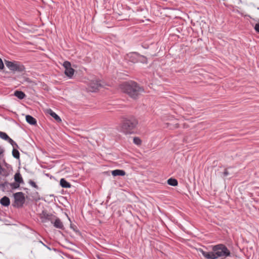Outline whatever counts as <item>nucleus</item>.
Wrapping results in <instances>:
<instances>
[{
	"label": "nucleus",
	"instance_id": "f257e3e1",
	"mask_svg": "<svg viewBox=\"0 0 259 259\" xmlns=\"http://www.w3.org/2000/svg\"><path fill=\"white\" fill-rule=\"evenodd\" d=\"M121 89L124 92L134 99L144 91V90L137 83L133 81L123 83L121 85Z\"/></svg>",
	"mask_w": 259,
	"mask_h": 259
},
{
	"label": "nucleus",
	"instance_id": "f03ea898",
	"mask_svg": "<svg viewBox=\"0 0 259 259\" xmlns=\"http://www.w3.org/2000/svg\"><path fill=\"white\" fill-rule=\"evenodd\" d=\"M138 124L137 119L134 117L125 119L123 121L121 131L125 134H131Z\"/></svg>",
	"mask_w": 259,
	"mask_h": 259
},
{
	"label": "nucleus",
	"instance_id": "7ed1b4c3",
	"mask_svg": "<svg viewBox=\"0 0 259 259\" xmlns=\"http://www.w3.org/2000/svg\"><path fill=\"white\" fill-rule=\"evenodd\" d=\"M212 251L214 252L216 258L219 257L226 258L230 255V251L227 247L223 244H219L212 247Z\"/></svg>",
	"mask_w": 259,
	"mask_h": 259
},
{
	"label": "nucleus",
	"instance_id": "20e7f679",
	"mask_svg": "<svg viewBox=\"0 0 259 259\" xmlns=\"http://www.w3.org/2000/svg\"><path fill=\"white\" fill-rule=\"evenodd\" d=\"M6 65L10 70L13 71L22 72L25 70L24 66L17 62L7 61L6 62Z\"/></svg>",
	"mask_w": 259,
	"mask_h": 259
},
{
	"label": "nucleus",
	"instance_id": "39448f33",
	"mask_svg": "<svg viewBox=\"0 0 259 259\" xmlns=\"http://www.w3.org/2000/svg\"><path fill=\"white\" fill-rule=\"evenodd\" d=\"M15 206H22L25 202L24 195L22 192H17L14 194Z\"/></svg>",
	"mask_w": 259,
	"mask_h": 259
},
{
	"label": "nucleus",
	"instance_id": "423d86ee",
	"mask_svg": "<svg viewBox=\"0 0 259 259\" xmlns=\"http://www.w3.org/2000/svg\"><path fill=\"white\" fill-rule=\"evenodd\" d=\"M63 65L65 68V75L68 77L71 78L74 74V70L71 67V63L68 61H65Z\"/></svg>",
	"mask_w": 259,
	"mask_h": 259
},
{
	"label": "nucleus",
	"instance_id": "0eeeda50",
	"mask_svg": "<svg viewBox=\"0 0 259 259\" xmlns=\"http://www.w3.org/2000/svg\"><path fill=\"white\" fill-rule=\"evenodd\" d=\"M40 218L42 220V222H46L48 221H50L51 224H53L55 219L56 218V217L52 214H49L43 212L41 215Z\"/></svg>",
	"mask_w": 259,
	"mask_h": 259
},
{
	"label": "nucleus",
	"instance_id": "6e6552de",
	"mask_svg": "<svg viewBox=\"0 0 259 259\" xmlns=\"http://www.w3.org/2000/svg\"><path fill=\"white\" fill-rule=\"evenodd\" d=\"M101 87V83L98 80H92L89 83V90L91 92H96Z\"/></svg>",
	"mask_w": 259,
	"mask_h": 259
},
{
	"label": "nucleus",
	"instance_id": "1a4fd4ad",
	"mask_svg": "<svg viewBox=\"0 0 259 259\" xmlns=\"http://www.w3.org/2000/svg\"><path fill=\"white\" fill-rule=\"evenodd\" d=\"M199 250L206 259H217L213 251L207 252L201 249H199Z\"/></svg>",
	"mask_w": 259,
	"mask_h": 259
},
{
	"label": "nucleus",
	"instance_id": "9d476101",
	"mask_svg": "<svg viewBox=\"0 0 259 259\" xmlns=\"http://www.w3.org/2000/svg\"><path fill=\"white\" fill-rule=\"evenodd\" d=\"M52 224L56 228L59 229H64V225L63 223L62 222L61 220L57 217H56V218L55 219Z\"/></svg>",
	"mask_w": 259,
	"mask_h": 259
},
{
	"label": "nucleus",
	"instance_id": "9b49d317",
	"mask_svg": "<svg viewBox=\"0 0 259 259\" xmlns=\"http://www.w3.org/2000/svg\"><path fill=\"white\" fill-rule=\"evenodd\" d=\"M47 112L52 117H53L56 120V121H57L58 122H61L62 120L61 118L53 110H52L51 109H49L48 110Z\"/></svg>",
	"mask_w": 259,
	"mask_h": 259
},
{
	"label": "nucleus",
	"instance_id": "f8f14e48",
	"mask_svg": "<svg viewBox=\"0 0 259 259\" xmlns=\"http://www.w3.org/2000/svg\"><path fill=\"white\" fill-rule=\"evenodd\" d=\"M0 203L2 205L5 206H8L10 204L9 198L7 196H4L0 200Z\"/></svg>",
	"mask_w": 259,
	"mask_h": 259
},
{
	"label": "nucleus",
	"instance_id": "ddd939ff",
	"mask_svg": "<svg viewBox=\"0 0 259 259\" xmlns=\"http://www.w3.org/2000/svg\"><path fill=\"white\" fill-rule=\"evenodd\" d=\"M60 185L62 187L65 188H70L71 186L70 184L64 178H62L60 180Z\"/></svg>",
	"mask_w": 259,
	"mask_h": 259
},
{
	"label": "nucleus",
	"instance_id": "4468645a",
	"mask_svg": "<svg viewBox=\"0 0 259 259\" xmlns=\"http://www.w3.org/2000/svg\"><path fill=\"white\" fill-rule=\"evenodd\" d=\"M26 121L31 125H35L36 124V119L33 117L32 116L27 115L26 116Z\"/></svg>",
	"mask_w": 259,
	"mask_h": 259
},
{
	"label": "nucleus",
	"instance_id": "2eb2a0df",
	"mask_svg": "<svg viewBox=\"0 0 259 259\" xmlns=\"http://www.w3.org/2000/svg\"><path fill=\"white\" fill-rule=\"evenodd\" d=\"M113 176H123L125 175V172L123 170L115 169L111 171Z\"/></svg>",
	"mask_w": 259,
	"mask_h": 259
},
{
	"label": "nucleus",
	"instance_id": "dca6fc26",
	"mask_svg": "<svg viewBox=\"0 0 259 259\" xmlns=\"http://www.w3.org/2000/svg\"><path fill=\"white\" fill-rule=\"evenodd\" d=\"M14 96L20 100L23 99L26 97L25 94L23 92L20 91H16L14 92Z\"/></svg>",
	"mask_w": 259,
	"mask_h": 259
},
{
	"label": "nucleus",
	"instance_id": "f3484780",
	"mask_svg": "<svg viewBox=\"0 0 259 259\" xmlns=\"http://www.w3.org/2000/svg\"><path fill=\"white\" fill-rule=\"evenodd\" d=\"M14 179L16 182L18 183L19 184L23 183V179L19 172H17L16 174H15L14 176Z\"/></svg>",
	"mask_w": 259,
	"mask_h": 259
},
{
	"label": "nucleus",
	"instance_id": "a211bd4d",
	"mask_svg": "<svg viewBox=\"0 0 259 259\" xmlns=\"http://www.w3.org/2000/svg\"><path fill=\"white\" fill-rule=\"evenodd\" d=\"M167 184L169 185H170L172 186H176L178 185V183L176 179L170 178L167 180Z\"/></svg>",
	"mask_w": 259,
	"mask_h": 259
},
{
	"label": "nucleus",
	"instance_id": "6ab92c4d",
	"mask_svg": "<svg viewBox=\"0 0 259 259\" xmlns=\"http://www.w3.org/2000/svg\"><path fill=\"white\" fill-rule=\"evenodd\" d=\"M131 60L134 63H136L138 61L137 58L139 57L137 53H133L130 54Z\"/></svg>",
	"mask_w": 259,
	"mask_h": 259
},
{
	"label": "nucleus",
	"instance_id": "aec40b11",
	"mask_svg": "<svg viewBox=\"0 0 259 259\" xmlns=\"http://www.w3.org/2000/svg\"><path fill=\"white\" fill-rule=\"evenodd\" d=\"M12 154H13V156L15 158H17V159L19 158V157H20L19 152L17 149H15V148H14V149L13 150Z\"/></svg>",
	"mask_w": 259,
	"mask_h": 259
},
{
	"label": "nucleus",
	"instance_id": "412c9836",
	"mask_svg": "<svg viewBox=\"0 0 259 259\" xmlns=\"http://www.w3.org/2000/svg\"><path fill=\"white\" fill-rule=\"evenodd\" d=\"M0 138L2 139H4V140L7 141L8 138H9V136L6 133H5L4 132H0Z\"/></svg>",
	"mask_w": 259,
	"mask_h": 259
},
{
	"label": "nucleus",
	"instance_id": "4be33fe9",
	"mask_svg": "<svg viewBox=\"0 0 259 259\" xmlns=\"http://www.w3.org/2000/svg\"><path fill=\"white\" fill-rule=\"evenodd\" d=\"M7 141L12 145V146L13 147V148H15V147H17L18 145L16 144L15 142H14L11 138H10L9 137V138L7 140Z\"/></svg>",
	"mask_w": 259,
	"mask_h": 259
},
{
	"label": "nucleus",
	"instance_id": "5701e85b",
	"mask_svg": "<svg viewBox=\"0 0 259 259\" xmlns=\"http://www.w3.org/2000/svg\"><path fill=\"white\" fill-rule=\"evenodd\" d=\"M133 142L135 144L137 145H140L142 142L141 139L138 137L134 138L133 139Z\"/></svg>",
	"mask_w": 259,
	"mask_h": 259
},
{
	"label": "nucleus",
	"instance_id": "b1692460",
	"mask_svg": "<svg viewBox=\"0 0 259 259\" xmlns=\"http://www.w3.org/2000/svg\"><path fill=\"white\" fill-rule=\"evenodd\" d=\"M11 187L12 189H17L19 187L20 184L18 183H13L10 184Z\"/></svg>",
	"mask_w": 259,
	"mask_h": 259
},
{
	"label": "nucleus",
	"instance_id": "393cba45",
	"mask_svg": "<svg viewBox=\"0 0 259 259\" xmlns=\"http://www.w3.org/2000/svg\"><path fill=\"white\" fill-rule=\"evenodd\" d=\"M28 183L33 187H34V188H36V189H38V187L37 186V185L35 184V183L32 180H30L29 181H28Z\"/></svg>",
	"mask_w": 259,
	"mask_h": 259
},
{
	"label": "nucleus",
	"instance_id": "a878e982",
	"mask_svg": "<svg viewBox=\"0 0 259 259\" xmlns=\"http://www.w3.org/2000/svg\"><path fill=\"white\" fill-rule=\"evenodd\" d=\"M254 29H255L256 32H257V33H259V22L255 24V25L254 27Z\"/></svg>",
	"mask_w": 259,
	"mask_h": 259
},
{
	"label": "nucleus",
	"instance_id": "bb28decb",
	"mask_svg": "<svg viewBox=\"0 0 259 259\" xmlns=\"http://www.w3.org/2000/svg\"><path fill=\"white\" fill-rule=\"evenodd\" d=\"M4 67L2 60L0 58V69H2Z\"/></svg>",
	"mask_w": 259,
	"mask_h": 259
},
{
	"label": "nucleus",
	"instance_id": "cd10ccee",
	"mask_svg": "<svg viewBox=\"0 0 259 259\" xmlns=\"http://www.w3.org/2000/svg\"><path fill=\"white\" fill-rule=\"evenodd\" d=\"M224 176L226 177L229 175V173L227 169H225V171L223 173Z\"/></svg>",
	"mask_w": 259,
	"mask_h": 259
},
{
	"label": "nucleus",
	"instance_id": "c85d7f7f",
	"mask_svg": "<svg viewBox=\"0 0 259 259\" xmlns=\"http://www.w3.org/2000/svg\"><path fill=\"white\" fill-rule=\"evenodd\" d=\"M3 150L2 148L0 147V155L3 153Z\"/></svg>",
	"mask_w": 259,
	"mask_h": 259
},
{
	"label": "nucleus",
	"instance_id": "c756f323",
	"mask_svg": "<svg viewBox=\"0 0 259 259\" xmlns=\"http://www.w3.org/2000/svg\"><path fill=\"white\" fill-rule=\"evenodd\" d=\"M39 242L41 243L42 245H45V244L41 241H39Z\"/></svg>",
	"mask_w": 259,
	"mask_h": 259
}]
</instances>
